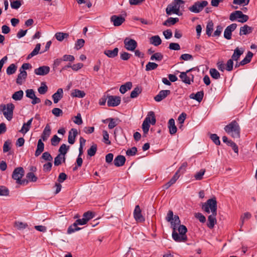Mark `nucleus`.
Masks as SVG:
<instances>
[{"instance_id":"f257e3e1","label":"nucleus","mask_w":257,"mask_h":257,"mask_svg":"<svg viewBox=\"0 0 257 257\" xmlns=\"http://www.w3.org/2000/svg\"><path fill=\"white\" fill-rule=\"evenodd\" d=\"M185 1L183 0H174L172 3L169 5L166 9V12L168 15L175 14L178 16H181L182 13L180 12V7H183Z\"/></svg>"},{"instance_id":"f03ea898","label":"nucleus","mask_w":257,"mask_h":257,"mask_svg":"<svg viewBox=\"0 0 257 257\" xmlns=\"http://www.w3.org/2000/svg\"><path fill=\"white\" fill-rule=\"evenodd\" d=\"M178 230L179 234L176 232V230H173L172 232V238L176 242H185L187 240L186 232L187 228L184 225H179Z\"/></svg>"},{"instance_id":"7ed1b4c3","label":"nucleus","mask_w":257,"mask_h":257,"mask_svg":"<svg viewBox=\"0 0 257 257\" xmlns=\"http://www.w3.org/2000/svg\"><path fill=\"white\" fill-rule=\"evenodd\" d=\"M225 131L230 134L233 138H239L240 137V127L238 123L233 120L224 127Z\"/></svg>"},{"instance_id":"20e7f679","label":"nucleus","mask_w":257,"mask_h":257,"mask_svg":"<svg viewBox=\"0 0 257 257\" xmlns=\"http://www.w3.org/2000/svg\"><path fill=\"white\" fill-rule=\"evenodd\" d=\"M202 209L206 212L217 214V203L215 197L207 200L202 204Z\"/></svg>"},{"instance_id":"39448f33","label":"nucleus","mask_w":257,"mask_h":257,"mask_svg":"<svg viewBox=\"0 0 257 257\" xmlns=\"http://www.w3.org/2000/svg\"><path fill=\"white\" fill-rule=\"evenodd\" d=\"M156 122V119L155 113L152 111H149L142 124V129L144 133L147 134L148 133L150 128V123L154 125Z\"/></svg>"},{"instance_id":"423d86ee","label":"nucleus","mask_w":257,"mask_h":257,"mask_svg":"<svg viewBox=\"0 0 257 257\" xmlns=\"http://www.w3.org/2000/svg\"><path fill=\"white\" fill-rule=\"evenodd\" d=\"M1 110L2 111L6 118L10 121L13 117V111L15 109V105L12 103L7 104H1L0 105Z\"/></svg>"},{"instance_id":"0eeeda50","label":"nucleus","mask_w":257,"mask_h":257,"mask_svg":"<svg viewBox=\"0 0 257 257\" xmlns=\"http://www.w3.org/2000/svg\"><path fill=\"white\" fill-rule=\"evenodd\" d=\"M208 4L207 1H199L195 2L191 7L189 8V10L194 13H199Z\"/></svg>"},{"instance_id":"6e6552de","label":"nucleus","mask_w":257,"mask_h":257,"mask_svg":"<svg viewBox=\"0 0 257 257\" xmlns=\"http://www.w3.org/2000/svg\"><path fill=\"white\" fill-rule=\"evenodd\" d=\"M24 170L22 167L16 168L13 172L12 178L16 180L17 183L22 184L25 182V180H21V179L24 175Z\"/></svg>"},{"instance_id":"1a4fd4ad","label":"nucleus","mask_w":257,"mask_h":257,"mask_svg":"<svg viewBox=\"0 0 257 257\" xmlns=\"http://www.w3.org/2000/svg\"><path fill=\"white\" fill-rule=\"evenodd\" d=\"M121 101V98L118 96L107 95V104L109 107L118 106Z\"/></svg>"},{"instance_id":"9d476101","label":"nucleus","mask_w":257,"mask_h":257,"mask_svg":"<svg viewBox=\"0 0 257 257\" xmlns=\"http://www.w3.org/2000/svg\"><path fill=\"white\" fill-rule=\"evenodd\" d=\"M125 48L128 50L133 51L137 47V43L134 39L125 38L123 41Z\"/></svg>"},{"instance_id":"9b49d317","label":"nucleus","mask_w":257,"mask_h":257,"mask_svg":"<svg viewBox=\"0 0 257 257\" xmlns=\"http://www.w3.org/2000/svg\"><path fill=\"white\" fill-rule=\"evenodd\" d=\"M237 27V24L233 23L229 26H227L224 32V37L227 40H230L231 39V34Z\"/></svg>"},{"instance_id":"f8f14e48","label":"nucleus","mask_w":257,"mask_h":257,"mask_svg":"<svg viewBox=\"0 0 257 257\" xmlns=\"http://www.w3.org/2000/svg\"><path fill=\"white\" fill-rule=\"evenodd\" d=\"M134 217L137 222H143L145 218L142 214V211L139 205H136L134 211Z\"/></svg>"},{"instance_id":"ddd939ff","label":"nucleus","mask_w":257,"mask_h":257,"mask_svg":"<svg viewBox=\"0 0 257 257\" xmlns=\"http://www.w3.org/2000/svg\"><path fill=\"white\" fill-rule=\"evenodd\" d=\"M110 21L113 23L114 26H120L124 21L125 18L121 15H113L110 17Z\"/></svg>"},{"instance_id":"4468645a","label":"nucleus","mask_w":257,"mask_h":257,"mask_svg":"<svg viewBox=\"0 0 257 257\" xmlns=\"http://www.w3.org/2000/svg\"><path fill=\"white\" fill-rule=\"evenodd\" d=\"M50 68L48 66H40L34 70V73L38 75L44 76L48 74L50 72Z\"/></svg>"},{"instance_id":"2eb2a0df","label":"nucleus","mask_w":257,"mask_h":257,"mask_svg":"<svg viewBox=\"0 0 257 257\" xmlns=\"http://www.w3.org/2000/svg\"><path fill=\"white\" fill-rule=\"evenodd\" d=\"M171 91L169 90H161L159 93L154 97V99L157 102H160L165 99L168 95H170Z\"/></svg>"},{"instance_id":"dca6fc26","label":"nucleus","mask_w":257,"mask_h":257,"mask_svg":"<svg viewBox=\"0 0 257 257\" xmlns=\"http://www.w3.org/2000/svg\"><path fill=\"white\" fill-rule=\"evenodd\" d=\"M78 134L77 130L76 128H71L69 132L68 142L69 144L72 145L75 143V138Z\"/></svg>"},{"instance_id":"f3484780","label":"nucleus","mask_w":257,"mask_h":257,"mask_svg":"<svg viewBox=\"0 0 257 257\" xmlns=\"http://www.w3.org/2000/svg\"><path fill=\"white\" fill-rule=\"evenodd\" d=\"M20 73L18 75V77L16 80V83L18 84L22 85L25 81L27 76V73L26 71L19 70Z\"/></svg>"},{"instance_id":"a211bd4d","label":"nucleus","mask_w":257,"mask_h":257,"mask_svg":"<svg viewBox=\"0 0 257 257\" xmlns=\"http://www.w3.org/2000/svg\"><path fill=\"white\" fill-rule=\"evenodd\" d=\"M63 96V90L62 88H59L56 92L52 95V98L54 102L57 103L59 100L61 99Z\"/></svg>"},{"instance_id":"6ab92c4d","label":"nucleus","mask_w":257,"mask_h":257,"mask_svg":"<svg viewBox=\"0 0 257 257\" xmlns=\"http://www.w3.org/2000/svg\"><path fill=\"white\" fill-rule=\"evenodd\" d=\"M125 161L126 159L124 156L122 155H118L115 158L113 161V163L116 167H121L124 164Z\"/></svg>"},{"instance_id":"aec40b11","label":"nucleus","mask_w":257,"mask_h":257,"mask_svg":"<svg viewBox=\"0 0 257 257\" xmlns=\"http://www.w3.org/2000/svg\"><path fill=\"white\" fill-rule=\"evenodd\" d=\"M179 174H178V172H176L173 176V177L171 179V180L167 183H166L164 185H163V189H168L169 187H170L173 184H174L176 182V181L179 179Z\"/></svg>"},{"instance_id":"412c9836","label":"nucleus","mask_w":257,"mask_h":257,"mask_svg":"<svg viewBox=\"0 0 257 257\" xmlns=\"http://www.w3.org/2000/svg\"><path fill=\"white\" fill-rule=\"evenodd\" d=\"M118 48H115L113 50L106 49L104 51V54L108 57L113 58L118 55Z\"/></svg>"},{"instance_id":"4be33fe9","label":"nucleus","mask_w":257,"mask_h":257,"mask_svg":"<svg viewBox=\"0 0 257 257\" xmlns=\"http://www.w3.org/2000/svg\"><path fill=\"white\" fill-rule=\"evenodd\" d=\"M51 134V128L49 124H47L43 130L41 136V139L43 141H46L48 140Z\"/></svg>"},{"instance_id":"5701e85b","label":"nucleus","mask_w":257,"mask_h":257,"mask_svg":"<svg viewBox=\"0 0 257 257\" xmlns=\"http://www.w3.org/2000/svg\"><path fill=\"white\" fill-rule=\"evenodd\" d=\"M217 214L212 213L208 217L207 226L209 228L214 227L215 224L216 223V216Z\"/></svg>"},{"instance_id":"b1692460","label":"nucleus","mask_w":257,"mask_h":257,"mask_svg":"<svg viewBox=\"0 0 257 257\" xmlns=\"http://www.w3.org/2000/svg\"><path fill=\"white\" fill-rule=\"evenodd\" d=\"M192 69H190L186 72H182L180 73L179 77L184 83L188 84H190L191 83L190 78L187 75V73L191 71Z\"/></svg>"},{"instance_id":"393cba45","label":"nucleus","mask_w":257,"mask_h":257,"mask_svg":"<svg viewBox=\"0 0 257 257\" xmlns=\"http://www.w3.org/2000/svg\"><path fill=\"white\" fill-rule=\"evenodd\" d=\"M44 144L42 139H39L38 141L37 149L35 153L36 157H38L44 151Z\"/></svg>"},{"instance_id":"a878e982","label":"nucleus","mask_w":257,"mask_h":257,"mask_svg":"<svg viewBox=\"0 0 257 257\" xmlns=\"http://www.w3.org/2000/svg\"><path fill=\"white\" fill-rule=\"evenodd\" d=\"M243 53V50L242 49H240L237 47L234 50L233 54H232L231 59L233 61H237Z\"/></svg>"},{"instance_id":"bb28decb","label":"nucleus","mask_w":257,"mask_h":257,"mask_svg":"<svg viewBox=\"0 0 257 257\" xmlns=\"http://www.w3.org/2000/svg\"><path fill=\"white\" fill-rule=\"evenodd\" d=\"M204 96V92L203 91H200L197 92L196 94L194 93H191L189 97L190 98L195 99L198 101L199 102H200L203 98Z\"/></svg>"},{"instance_id":"cd10ccee","label":"nucleus","mask_w":257,"mask_h":257,"mask_svg":"<svg viewBox=\"0 0 257 257\" xmlns=\"http://www.w3.org/2000/svg\"><path fill=\"white\" fill-rule=\"evenodd\" d=\"M168 127L171 135H174L177 132V127L175 124V120L173 118L169 119L168 122Z\"/></svg>"},{"instance_id":"c85d7f7f","label":"nucleus","mask_w":257,"mask_h":257,"mask_svg":"<svg viewBox=\"0 0 257 257\" xmlns=\"http://www.w3.org/2000/svg\"><path fill=\"white\" fill-rule=\"evenodd\" d=\"M85 95L86 94L84 91L77 89L73 90L71 93V96L73 97L83 98Z\"/></svg>"},{"instance_id":"c756f323","label":"nucleus","mask_w":257,"mask_h":257,"mask_svg":"<svg viewBox=\"0 0 257 257\" xmlns=\"http://www.w3.org/2000/svg\"><path fill=\"white\" fill-rule=\"evenodd\" d=\"M33 118H31L30 119L27 123H24L23 125V126L20 132L22 134H26L27 133L31 127Z\"/></svg>"},{"instance_id":"7c9ffc66","label":"nucleus","mask_w":257,"mask_h":257,"mask_svg":"<svg viewBox=\"0 0 257 257\" xmlns=\"http://www.w3.org/2000/svg\"><path fill=\"white\" fill-rule=\"evenodd\" d=\"M178 18H169L167 20H166L163 23V25L165 26L170 27L172 25H175L176 23L179 22Z\"/></svg>"},{"instance_id":"2f4dec72","label":"nucleus","mask_w":257,"mask_h":257,"mask_svg":"<svg viewBox=\"0 0 257 257\" xmlns=\"http://www.w3.org/2000/svg\"><path fill=\"white\" fill-rule=\"evenodd\" d=\"M252 31V28L245 25L240 28L239 35L240 36L243 35H247L248 34L251 33Z\"/></svg>"},{"instance_id":"473e14b6","label":"nucleus","mask_w":257,"mask_h":257,"mask_svg":"<svg viewBox=\"0 0 257 257\" xmlns=\"http://www.w3.org/2000/svg\"><path fill=\"white\" fill-rule=\"evenodd\" d=\"M132 87V83L131 82H127L125 83L124 84H123L120 86L119 88V91L124 94L127 90H130Z\"/></svg>"},{"instance_id":"72a5a7b5","label":"nucleus","mask_w":257,"mask_h":257,"mask_svg":"<svg viewBox=\"0 0 257 257\" xmlns=\"http://www.w3.org/2000/svg\"><path fill=\"white\" fill-rule=\"evenodd\" d=\"M162 43V40L158 35L152 36L150 38V43L155 46L160 45Z\"/></svg>"},{"instance_id":"f704fd0d","label":"nucleus","mask_w":257,"mask_h":257,"mask_svg":"<svg viewBox=\"0 0 257 257\" xmlns=\"http://www.w3.org/2000/svg\"><path fill=\"white\" fill-rule=\"evenodd\" d=\"M243 13L240 11H236L233 13H232L229 16V20L231 21H234L237 18L240 19Z\"/></svg>"},{"instance_id":"c9c22d12","label":"nucleus","mask_w":257,"mask_h":257,"mask_svg":"<svg viewBox=\"0 0 257 257\" xmlns=\"http://www.w3.org/2000/svg\"><path fill=\"white\" fill-rule=\"evenodd\" d=\"M252 56H253L252 53L250 51H248L247 52V55L245 56V57L240 62V64H241V66H243V65L249 63L251 61Z\"/></svg>"},{"instance_id":"e433bc0d","label":"nucleus","mask_w":257,"mask_h":257,"mask_svg":"<svg viewBox=\"0 0 257 257\" xmlns=\"http://www.w3.org/2000/svg\"><path fill=\"white\" fill-rule=\"evenodd\" d=\"M40 48H41V44L40 43L37 44L36 45V47L34 48V49L32 51V52L28 55L27 59H31L34 56L37 55L39 53Z\"/></svg>"},{"instance_id":"4c0bfd02","label":"nucleus","mask_w":257,"mask_h":257,"mask_svg":"<svg viewBox=\"0 0 257 257\" xmlns=\"http://www.w3.org/2000/svg\"><path fill=\"white\" fill-rule=\"evenodd\" d=\"M171 224L173 230H176L177 227V225L180 224V220L178 215H175L173 220L171 221Z\"/></svg>"},{"instance_id":"58836bf2","label":"nucleus","mask_w":257,"mask_h":257,"mask_svg":"<svg viewBox=\"0 0 257 257\" xmlns=\"http://www.w3.org/2000/svg\"><path fill=\"white\" fill-rule=\"evenodd\" d=\"M17 69V66L15 64H11L7 68L6 72L9 75H12L16 72Z\"/></svg>"},{"instance_id":"ea45409f","label":"nucleus","mask_w":257,"mask_h":257,"mask_svg":"<svg viewBox=\"0 0 257 257\" xmlns=\"http://www.w3.org/2000/svg\"><path fill=\"white\" fill-rule=\"evenodd\" d=\"M24 95L23 90H20L19 91L15 92L12 95V98L15 100H20L22 99Z\"/></svg>"},{"instance_id":"a19ab883","label":"nucleus","mask_w":257,"mask_h":257,"mask_svg":"<svg viewBox=\"0 0 257 257\" xmlns=\"http://www.w3.org/2000/svg\"><path fill=\"white\" fill-rule=\"evenodd\" d=\"M97 149V146L96 144H93L90 148L87 150V154L90 157H92L95 155L96 153Z\"/></svg>"},{"instance_id":"79ce46f5","label":"nucleus","mask_w":257,"mask_h":257,"mask_svg":"<svg viewBox=\"0 0 257 257\" xmlns=\"http://www.w3.org/2000/svg\"><path fill=\"white\" fill-rule=\"evenodd\" d=\"M81 229V228L78 227V225L75 222L73 224L70 225L67 229V233L71 234L74 232L76 231H78Z\"/></svg>"},{"instance_id":"37998d69","label":"nucleus","mask_w":257,"mask_h":257,"mask_svg":"<svg viewBox=\"0 0 257 257\" xmlns=\"http://www.w3.org/2000/svg\"><path fill=\"white\" fill-rule=\"evenodd\" d=\"M163 55L160 52H157L152 55L150 58L151 60H156L157 61H160L163 59Z\"/></svg>"},{"instance_id":"c03bdc74","label":"nucleus","mask_w":257,"mask_h":257,"mask_svg":"<svg viewBox=\"0 0 257 257\" xmlns=\"http://www.w3.org/2000/svg\"><path fill=\"white\" fill-rule=\"evenodd\" d=\"M68 34L62 32H57L55 35L56 39L59 41H62L64 38L68 37Z\"/></svg>"},{"instance_id":"a18cd8bd","label":"nucleus","mask_w":257,"mask_h":257,"mask_svg":"<svg viewBox=\"0 0 257 257\" xmlns=\"http://www.w3.org/2000/svg\"><path fill=\"white\" fill-rule=\"evenodd\" d=\"M142 89L139 87H135L131 92L130 97L132 98H136L141 93Z\"/></svg>"},{"instance_id":"49530a36","label":"nucleus","mask_w":257,"mask_h":257,"mask_svg":"<svg viewBox=\"0 0 257 257\" xmlns=\"http://www.w3.org/2000/svg\"><path fill=\"white\" fill-rule=\"evenodd\" d=\"M69 149V146H67L65 144H62L59 149V154H61V156H65L67 154L68 150Z\"/></svg>"},{"instance_id":"de8ad7c7","label":"nucleus","mask_w":257,"mask_h":257,"mask_svg":"<svg viewBox=\"0 0 257 257\" xmlns=\"http://www.w3.org/2000/svg\"><path fill=\"white\" fill-rule=\"evenodd\" d=\"M209 73L211 76L215 79H218L220 77L219 72L215 68H211L209 70Z\"/></svg>"},{"instance_id":"09e8293b","label":"nucleus","mask_w":257,"mask_h":257,"mask_svg":"<svg viewBox=\"0 0 257 257\" xmlns=\"http://www.w3.org/2000/svg\"><path fill=\"white\" fill-rule=\"evenodd\" d=\"M94 217V213L90 211L85 212L83 215V218L85 219L87 222Z\"/></svg>"},{"instance_id":"8fccbe9b","label":"nucleus","mask_w":257,"mask_h":257,"mask_svg":"<svg viewBox=\"0 0 257 257\" xmlns=\"http://www.w3.org/2000/svg\"><path fill=\"white\" fill-rule=\"evenodd\" d=\"M158 66V65L154 62H148L146 66V70L149 71L151 70L156 69Z\"/></svg>"},{"instance_id":"3c124183","label":"nucleus","mask_w":257,"mask_h":257,"mask_svg":"<svg viewBox=\"0 0 257 257\" xmlns=\"http://www.w3.org/2000/svg\"><path fill=\"white\" fill-rule=\"evenodd\" d=\"M48 91V87L45 82H42L41 86L38 88V91L41 94H45Z\"/></svg>"},{"instance_id":"603ef678","label":"nucleus","mask_w":257,"mask_h":257,"mask_svg":"<svg viewBox=\"0 0 257 257\" xmlns=\"http://www.w3.org/2000/svg\"><path fill=\"white\" fill-rule=\"evenodd\" d=\"M251 216V214L249 212H245L240 217V226H243L245 220L249 219Z\"/></svg>"},{"instance_id":"864d4df0","label":"nucleus","mask_w":257,"mask_h":257,"mask_svg":"<svg viewBox=\"0 0 257 257\" xmlns=\"http://www.w3.org/2000/svg\"><path fill=\"white\" fill-rule=\"evenodd\" d=\"M205 173V169H202L199 172H197L195 175L194 178L196 180H201L203 179V176Z\"/></svg>"},{"instance_id":"5fc2aeb1","label":"nucleus","mask_w":257,"mask_h":257,"mask_svg":"<svg viewBox=\"0 0 257 257\" xmlns=\"http://www.w3.org/2000/svg\"><path fill=\"white\" fill-rule=\"evenodd\" d=\"M26 178L29 181L35 182L37 181L38 178L33 172H29L26 175Z\"/></svg>"},{"instance_id":"6e6d98bb","label":"nucleus","mask_w":257,"mask_h":257,"mask_svg":"<svg viewBox=\"0 0 257 257\" xmlns=\"http://www.w3.org/2000/svg\"><path fill=\"white\" fill-rule=\"evenodd\" d=\"M109 122L108 127L109 129H112L117 125L118 123L117 122V121L118 120V119L109 118Z\"/></svg>"},{"instance_id":"4d7b16f0","label":"nucleus","mask_w":257,"mask_h":257,"mask_svg":"<svg viewBox=\"0 0 257 257\" xmlns=\"http://www.w3.org/2000/svg\"><path fill=\"white\" fill-rule=\"evenodd\" d=\"M85 43V41L82 39H78L75 44V48L76 50H79L83 47Z\"/></svg>"},{"instance_id":"13d9d810","label":"nucleus","mask_w":257,"mask_h":257,"mask_svg":"<svg viewBox=\"0 0 257 257\" xmlns=\"http://www.w3.org/2000/svg\"><path fill=\"white\" fill-rule=\"evenodd\" d=\"M137 148L136 147H134L126 151V155L128 156H134L137 154Z\"/></svg>"},{"instance_id":"bf43d9fd","label":"nucleus","mask_w":257,"mask_h":257,"mask_svg":"<svg viewBox=\"0 0 257 257\" xmlns=\"http://www.w3.org/2000/svg\"><path fill=\"white\" fill-rule=\"evenodd\" d=\"M41 158L43 159H44L45 161H49V162H51L53 160V157H52L51 154L48 152H44L42 154Z\"/></svg>"},{"instance_id":"052dcab7","label":"nucleus","mask_w":257,"mask_h":257,"mask_svg":"<svg viewBox=\"0 0 257 257\" xmlns=\"http://www.w3.org/2000/svg\"><path fill=\"white\" fill-rule=\"evenodd\" d=\"M210 138L215 145H219L220 144L219 138L216 134H211Z\"/></svg>"},{"instance_id":"680f3d73","label":"nucleus","mask_w":257,"mask_h":257,"mask_svg":"<svg viewBox=\"0 0 257 257\" xmlns=\"http://www.w3.org/2000/svg\"><path fill=\"white\" fill-rule=\"evenodd\" d=\"M22 5L20 0L11 2V6L14 9H18Z\"/></svg>"},{"instance_id":"e2e57ef3","label":"nucleus","mask_w":257,"mask_h":257,"mask_svg":"<svg viewBox=\"0 0 257 257\" xmlns=\"http://www.w3.org/2000/svg\"><path fill=\"white\" fill-rule=\"evenodd\" d=\"M103 139L105 144L107 145H110L111 144L110 141L109 140V134L106 131H103Z\"/></svg>"},{"instance_id":"0e129e2a","label":"nucleus","mask_w":257,"mask_h":257,"mask_svg":"<svg viewBox=\"0 0 257 257\" xmlns=\"http://www.w3.org/2000/svg\"><path fill=\"white\" fill-rule=\"evenodd\" d=\"M62 156L61 154H58L55 158H54V165L56 166H58L62 163Z\"/></svg>"},{"instance_id":"69168bd1","label":"nucleus","mask_w":257,"mask_h":257,"mask_svg":"<svg viewBox=\"0 0 257 257\" xmlns=\"http://www.w3.org/2000/svg\"><path fill=\"white\" fill-rule=\"evenodd\" d=\"M9 189L4 186H0V196H7L9 195Z\"/></svg>"},{"instance_id":"338daca9","label":"nucleus","mask_w":257,"mask_h":257,"mask_svg":"<svg viewBox=\"0 0 257 257\" xmlns=\"http://www.w3.org/2000/svg\"><path fill=\"white\" fill-rule=\"evenodd\" d=\"M35 93L33 89H28L26 90V96L30 99L33 98L35 96Z\"/></svg>"},{"instance_id":"774afa93","label":"nucleus","mask_w":257,"mask_h":257,"mask_svg":"<svg viewBox=\"0 0 257 257\" xmlns=\"http://www.w3.org/2000/svg\"><path fill=\"white\" fill-rule=\"evenodd\" d=\"M233 60L231 59H229L226 64V70L228 71H231L233 69Z\"/></svg>"}]
</instances>
